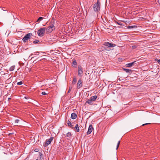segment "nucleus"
<instances>
[{"mask_svg": "<svg viewBox=\"0 0 160 160\" xmlns=\"http://www.w3.org/2000/svg\"><path fill=\"white\" fill-rule=\"evenodd\" d=\"M71 90V88H69L68 91V93H69L70 92Z\"/></svg>", "mask_w": 160, "mask_h": 160, "instance_id": "30", "label": "nucleus"}, {"mask_svg": "<svg viewBox=\"0 0 160 160\" xmlns=\"http://www.w3.org/2000/svg\"><path fill=\"white\" fill-rule=\"evenodd\" d=\"M116 23L118 24V25H122V23L121 22H116Z\"/></svg>", "mask_w": 160, "mask_h": 160, "instance_id": "27", "label": "nucleus"}, {"mask_svg": "<svg viewBox=\"0 0 160 160\" xmlns=\"http://www.w3.org/2000/svg\"><path fill=\"white\" fill-rule=\"evenodd\" d=\"M3 67V65H2L1 63H0V68H2Z\"/></svg>", "mask_w": 160, "mask_h": 160, "instance_id": "31", "label": "nucleus"}, {"mask_svg": "<svg viewBox=\"0 0 160 160\" xmlns=\"http://www.w3.org/2000/svg\"><path fill=\"white\" fill-rule=\"evenodd\" d=\"M53 137H52L49 139L46 140L45 142L43 144V146L44 147H46L51 143L53 139Z\"/></svg>", "mask_w": 160, "mask_h": 160, "instance_id": "4", "label": "nucleus"}, {"mask_svg": "<svg viewBox=\"0 0 160 160\" xmlns=\"http://www.w3.org/2000/svg\"><path fill=\"white\" fill-rule=\"evenodd\" d=\"M137 28V26H128L127 27V28L128 29L133 28Z\"/></svg>", "mask_w": 160, "mask_h": 160, "instance_id": "17", "label": "nucleus"}, {"mask_svg": "<svg viewBox=\"0 0 160 160\" xmlns=\"http://www.w3.org/2000/svg\"><path fill=\"white\" fill-rule=\"evenodd\" d=\"M2 9L3 11H6V10H3V9Z\"/></svg>", "mask_w": 160, "mask_h": 160, "instance_id": "35", "label": "nucleus"}, {"mask_svg": "<svg viewBox=\"0 0 160 160\" xmlns=\"http://www.w3.org/2000/svg\"><path fill=\"white\" fill-rule=\"evenodd\" d=\"M82 85V81L81 79L79 80L77 83V88L78 89H79L80 88H81Z\"/></svg>", "mask_w": 160, "mask_h": 160, "instance_id": "9", "label": "nucleus"}, {"mask_svg": "<svg viewBox=\"0 0 160 160\" xmlns=\"http://www.w3.org/2000/svg\"><path fill=\"white\" fill-rule=\"evenodd\" d=\"M32 35V33H29L26 34L22 38L23 42H26Z\"/></svg>", "mask_w": 160, "mask_h": 160, "instance_id": "6", "label": "nucleus"}, {"mask_svg": "<svg viewBox=\"0 0 160 160\" xmlns=\"http://www.w3.org/2000/svg\"><path fill=\"white\" fill-rule=\"evenodd\" d=\"M135 62V61L131 63H127L126 64V66L127 67L130 68L132 67L133 65L134 64V63Z\"/></svg>", "mask_w": 160, "mask_h": 160, "instance_id": "13", "label": "nucleus"}, {"mask_svg": "<svg viewBox=\"0 0 160 160\" xmlns=\"http://www.w3.org/2000/svg\"><path fill=\"white\" fill-rule=\"evenodd\" d=\"M54 21H53V22H52V20L50 26L48 27L46 29V32L47 33H50L53 30L55 29V27L54 25Z\"/></svg>", "mask_w": 160, "mask_h": 160, "instance_id": "1", "label": "nucleus"}, {"mask_svg": "<svg viewBox=\"0 0 160 160\" xmlns=\"http://www.w3.org/2000/svg\"><path fill=\"white\" fill-rule=\"evenodd\" d=\"M123 70L124 71L126 72L127 73H132V70L127 69H126V68H123Z\"/></svg>", "mask_w": 160, "mask_h": 160, "instance_id": "14", "label": "nucleus"}, {"mask_svg": "<svg viewBox=\"0 0 160 160\" xmlns=\"http://www.w3.org/2000/svg\"><path fill=\"white\" fill-rule=\"evenodd\" d=\"M137 48V46L136 45L132 46V49H136Z\"/></svg>", "mask_w": 160, "mask_h": 160, "instance_id": "25", "label": "nucleus"}, {"mask_svg": "<svg viewBox=\"0 0 160 160\" xmlns=\"http://www.w3.org/2000/svg\"><path fill=\"white\" fill-rule=\"evenodd\" d=\"M97 97L96 95L92 97L88 100L87 102L89 104H92L93 102L96 100Z\"/></svg>", "mask_w": 160, "mask_h": 160, "instance_id": "5", "label": "nucleus"}, {"mask_svg": "<svg viewBox=\"0 0 160 160\" xmlns=\"http://www.w3.org/2000/svg\"><path fill=\"white\" fill-rule=\"evenodd\" d=\"M92 126L91 124L90 125L88 129L87 132V134L88 135L90 134L92 131Z\"/></svg>", "mask_w": 160, "mask_h": 160, "instance_id": "10", "label": "nucleus"}, {"mask_svg": "<svg viewBox=\"0 0 160 160\" xmlns=\"http://www.w3.org/2000/svg\"><path fill=\"white\" fill-rule=\"evenodd\" d=\"M100 2L98 0L97 1L96 3L93 5V9L94 11L98 12L100 10Z\"/></svg>", "mask_w": 160, "mask_h": 160, "instance_id": "2", "label": "nucleus"}, {"mask_svg": "<svg viewBox=\"0 0 160 160\" xmlns=\"http://www.w3.org/2000/svg\"><path fill=\"white\" fill-rule=\"evenodd\" d=\"M39 42V40L36 39L33 42L34 44H37Z\"/></svg>", "mask_w": 160, "mask_h": 160, "instance_id": "21", "label": "nucleus"}, {"mask_svg": "<svg viewBox=\"0 0 160 160\" xmlns=\"http://www.w3.org/2000/svg\"><path fill=\"white\" fill-rule=\"evenodd\" d=\"M77 82V79L75 77H74L73 80L72 82V83L73 84H74L76 83Z\"/></svg>", "mask_w": 160, "mask_h": 160, "instance_id": "18", "label": "nucleus"}, {"mask_svg": "<svg viewBox=\"0 0 160 160\" xmlns=\"http://www.w3.org/2000/svg\"><path fill=\"white\" fill-rule=\"evenodd\" d=\"M43 19V18L42 17H40L38 19L37 21V22L39 23L40 21L42 20Z\"/></svg>", "mask_w": 160, "mask_h": 160, "instance_id": "19", "label": "nucleus"}, {"mask_svg": "<svg viewBox=\"0 0 160 160\" xmlns=\"http://www.w3.org/2000/svg\"><path fill=\"white\" fill-rule=\"evenodd\" d=\"M19 121V120L18 119H16L15 120V122L16 123H18Z\"/></svg>", "mask_w": 160, "mask_h": 160, "instance_id": "29", "label": "nucleus"}, {"mask_svg": "<svg viewBox=\"0 0 160 160\" xmlns=\"http://www.w3.org/2000/svg\"><path fill=\"white\" fill-rule=\"evenodd\" d=\"M67 137H69L71 135V133L70 132H68L66 134Z\"/></svg>", "mask_w": 160, "mask_h": 160, "instance_id": "26", "label": "nucleus"}, {"mask_svg": "<svg viewBox=\"0 0 160 160\" xmlns=\"http://www.w3.org/2000/svg\"><path fill=\"white\" fill-rule=\"evenodd\" d=\"M42 94L43 95H46L48 94L47 93L44 92H42Z\"/></svg>", "mask_w": 160, "mask_h": 160, "instance_id": "28", "label": "nucleus"}, {"mask_svg": "<svg viewBox=\"0 0 160 160\" xmlns=\"http://www.w3.org/2000/svg\"><path fill=\"white\" fill-rule=\"evenodd\" d=\"M67 123L68 124V125L69 127H70L71 128H72V129H73L74 128L73 125L72 124V123H71V122L70 121L68 120L67 122Z\"/></svg>", "mask_w": 160, "mask_h": 160, "instance_id": "12", "label": "nucleus"}, {"mask_svg": "<svg viewBox=\"0 0 160 160\" xmlns=\"http://www.w3.org/2000/svg\"><path fill=\"white\" fill-rule=\"evenodd\" d=\"M33 58V57H32V58H31V59H32Z\"/></svg>", "mask_w": 160, "mask_h": 160, "instance_id": "37", "label": "nucleus"}, {"mask_svg": "<svg viewBox=\"0 0 160 160\" xmlns=\"http://www.w3.org/2000/svg\"><path fill=\"white\" fill-rule=\"evenodd\" d=\"M150 124V123H146L144 124H142V126H144L145 125H148V124Z\"/></svg>", "mask_w": 160, "mask_h": 160, "instance_id": "32", "label": "nucleus"}, {"mask_svg": "<svg viewBox=\"0 0 160 160\" xmlns=\"http://www.w3.org/2000/svg\"><path fill=\"white\" fill-rule=\"evenodd\" d=\"M33 54H32V53L31 54V56Z\"/></svg>", "mask_w": 160, "mask_h": 160, "instance_id": "36", "label": "nucleus"}, {"mask_svg": "<svg viewBox=\"0 0 160 160\" xmlns=\"http://www.w3.org/2000/svg\"><path fill=\"white\" fill-rule=\"evenodd\" d=\"M46 28H40L38 31V34L39 36H43L45 33Z\"/></svg>", "mask_w": 160, "mask_h": 160, "instance_id": "3", "label": "nucleus"}, {"mask_svg": "<svg viewBox=\"0 0 160 160\" xmlns=\"http://www.w3.org/2000/svg\"><path fill=\"white\" fill-rule=\"evenodd\" d=\"M23 82L22 81H20L19 82H18L17 83L18 85H21L22 84Z\"/></svg>", "mask_w": 160, "mask_h": 160, "instance_id": "24", "label": "nucleus"}, {"mask_svg": "<svg viewBox=\"0 0 160 160\" xmlns=\"http://www.w3.org/2000/svg\"><path fill=\"white\" fill-rule=\"evenodd\" d=\"M103 45L107 46L109 47H113L115 46V44L108 42H105L102 44Z\"/></svg>", "mask_w": 160, "mask_h": 160, "instance_id": "7", "label": "nucleus"}, {"mask_svg": "<svg viewBox=\"0 0 160 160\" xmlns=\"http://www.w3.org/2000/svg\"><path fill=\"white\" fill-rule=\"evenodd\" d=\"M157 61L159 64H160V59L158 60Z\"/></svg>", "mask_w": 160, "mask_h": 160, "instance_id": "33", "label": "nucleus"}, {"mask_svg": "<svg viewBox=\"0 0 160 160\" xmlns=\"http://www.w3.org/2000/svg\"><path fill=\"white\" fill-rule=\"evenodd\" d=\"M78 74L79 76H81V75L83 73L82 68L81 66L79 65L78 68Z\"/></svg>", "mask_w": 160, "mask_h": 160, "instance_id": "8", "label": "nucleus"}, {"mask_svg": "<svg viewBox=\"0 0 160 160\" xmlns=\"http://www.w3.org/2000/svg\"><path fill=\"white\" fill-rule=\"evenodd\" d=\"M11 98H8V101H9V100H11Z\"/></svg>", "mask_w": 160, "mask_h": 160, "instance_id": "34", "label": "nucleus"}, {"mask_svg": "<svg viewBox=\"0 0 160 160\" xmlns=\"http://www.w3.org/2000/svg\"><path fill=\"white\" fill-rule=\"evenodd\" d=\"M120 141H119L118 142V143H117V148H116V149L117 150L118 149V148L119 146V145H120Z\"/></svg>", "mask_w": 160, "mask_h": 160, "instance_id": "22", "label": "nucleus"}, {"mask_svg": "<svg viewBox=\"0 0 160 160\" xmlns=\"http://www.w3.org/2000/svg\"><path fill=\"white\" fill-rule=\"evenodd\" d=\"M77 117V114L75 113H72L71 114V118L73 119H75Z\"/></svg>", "mask_w": 160, "mask_h": 160, "instance_id": "15", "label": "nucleus"}, {"mask_svg": "<svg viewBox=\"0 0 160 160\" xmlns=\"http://www.w3.org/2000/svg\"><path fill=\"white\" fill-rule=\"evenodd\" d=\"M15 68V66H11L9 68V70L10 71H13Z\"/></svg>", "mask_w": 160, "mask_h": 160, "instance_id": "20", "label": "nucleus"}, {"mask_svg": "<svg viewBox=\"0 0 160 160\" xmlns=\"http://www.w3.org/2000/svg\"><path fill=\"white\" fill-rule=\"evenodd\" d=\"M74 129L77 132H79V128L78 127V125L77 124L75 127L74 128Z\"/></svg>", "mask_w": 160, "mask_h": 160, "instance_id": "16", "label": "nucleus"}, {"mask_svg": "<svg viewBox=\"0 0 160 160\" xmlns=\"http://www.w3.org/2000/svg\"><path fill=\"white\" fill-rule=\"evenodd\" d=\"M72 64L73 67L76 68L77 65V63L75 59H73Z\"/></svg>", "mask_w": 160, "mask_h": 160, "instance_id": "11", "label": "nucleus"}, {"mask_svg": "<svg viewBox=\"0 0 160 160\" xmlns=\"http://www.w3.org/2000/svg\"><path fill=\"white\" fill-rule=\"evenodd\" d=\"M120 141H119L118 142V143H117V148H116V149L117 150L118 149V148L119 146V145H120Z\"/></svg>", "mask_w": 160, "mask_h": 160, "instance_id": "23", "label": "nucleus"}]
</instances>
